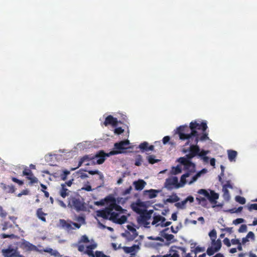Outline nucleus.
I'll use <instances>...</instances> for the list:
<instances>
[{
  "mask_svg": "<svg viewBox=\"0 0 257 257\" xmlns=\"http://www.w3.org/2000/svg\"><path fill=\"white\" fill-rule=\"evenodd\" d=\"M207 127L206 122L203 121L199 123L197 121H194L190 123L189 126L184 125L177 127L175 134L180 136L181 133L184 135L185 137L197 138L199 139V133L197 131L200 130L202 132H205Z\"/></svg>",
  "mask_w": 257,
  "mask_h": 257,
  "instance_id": "obj_1",
  "label": "nucleus"
},
{
  "mask_svg": "<svg viewBox=\"0 0 257 257\" xmlns=\"http://www.w3.org/2000/svg\"><path fill=\"white\" fill-rule=\"evenodd\" d=\"M145 206V203L138 199L136 202L131 204L133 210L136 213L140 214V216L138 218V221L139 223H142L145 226L150 224L148 221L152 216L153 210L148 211L146 209H143L141 207Z\"/></svg>",
  "mask_w": 257,
  "mask_h": 257,
  "instance_id": "obj_2",
  "label": "nucleus"
},
{
  "mask_svg": "<svg viewBox=\"0 0 257 257\" xmlns=\"http://www.w3.org/2000/svg\"><path fill=\"white\" fill-rule=\"evenodd\" d=\"M96 215L104 219H108L114 223L122 224L127 220V217L123 215L118 218L119 214L115 212H111L108 206L103 209L96 211Z\"/></svg>",
  "mask_w": 257,
  "mask_h": 257,
  "instance_id": "obj_3",
  "label": "nucleus"
},
{
  "mask_svg": "<svg viewBox=\"0 0 257 257\" xmlns=\"http://www.w3.org/2000/svg\"><path fill=\"white\" fill-rule=\"evenodd\" d=\"M105 155L106 153L103 151H100L94 156L92 155H85L80 159L76 168L80 167L85 162H87L85 164L86 166L96 164H102L105 160Z\"/></svg>",
  "mask_w": 257,
  "mask_h": 257,
  "instance_id": "obj_4",
  "label": "nucleus"
},
{
  "mask_svg": "<svg viewBox=\"0 0 257 257\" xmlns=\"http://www.w3.org/2000/svg\"><path fill=\"white\" fill-rule=\"evenodd\" d=\"M67 206L77 212L84 211L86 209L84 199L78 193L71 195L69 197Z\"/></svg>",
  "mask_w": 257,
  "mask_h": 257,
  "instance_id": "obj_5",
  "label": "nucleus"
},
{
  "mask_svg": "<svg viewBox=\"0 0 257 257\" xmlns=\"http://www.w3.org/2000/svg\"><path fill=\"white\" fill-rule=\"evenodd\" d=\"M179 139L181 141H186L184 145L186 146H190L188 149H183V152L185 153L189 152H190L194 157L198 156V153L200 151V147L197 144L199 142V139L197 138H192L190 137H185V136L183 134H180L179 136Z\"/></svg>",
  "mask_w": 257,
  "mask_h": 257,
  "instance_id": "obj_6",
  "label": "nucleus"
},
{
  "mask_svg": "<svg viewBox=\"0 0 257 257\" xmlns=\"http://www.w3.org/2000/svg\"><path fill=\"white\" fill-rule=\"evenodd\" d=\"M130 144V141L127 140L121 141L119 142L115 143L114 145V150L111 151L109 153L106 154L105 157L122 154L124 150L127 149V146Z\"/></svg>",
  "mask_w": 257,
  "mask_h": 257,
  "instance_id": "obj_7",
  "label": "nucleus"
},
{
  "mask_svg": "<svg viewBox=\"0 0 257 257\" xmlns=\"http://www.w3.org/2000/svg\"><path fill=\"white\" fill-rule=\"evenodd\" d=\"M104 201L109 203L108 207L111 212H114L113 210H114L120 213L123 212V209L120 205L117 204L116 199L114 197L111 196H108L105 198Z\"/></svg>",
  "mask_w": 257,
  "mask_h": 257,
  "instance_id": "obj_8",
  "label": "nucleus"
},
{
  "mask_svg": "<svg viewBox=\"0 0 257 257\" xmlns=\"http://www.w3.org/2000/svg\"><path fill=\"white\" fill-rule=\"evenodd\" d=\"M178 162L184 166V169L187 171V173L190 174L195 172V164L192 162H188L183 158H179Z\"/></svg>",
  "mask_w": 257,
  "mask_h": 257,
  "instance_id": "obj_9",
  "label": "nucleus"
},
{
  "mask_svg": "<svg viewBox=\"0 0 257 257\" xmlns=\"http://www.w3.org/2000/svg\"><path fill=\"white\" fill-rule=\"evenodd\" d=\"M165 186L168 188H170L172 186H175L176 188L180 187V185L178 183V179L177 177L167 178L165 183Z\"/></svg>",
  "mask_w": 257,
  "mask_h": 257,
  "instance_id": "obj_10",
  "label": "nucleus"
},
{
  "mask_svg": "<svg viewBox=\"0 0 257 257\" xmlns=\"http://www.w3.org/2000/svg\"><path fill=\"white\" fill-rule=\"evenodd\" d=\"M103 124L106 126L108 125H111L113 127H115L118 124V120L116 118L113 117L111 115H109L105 118Z\"/></svg>",
  "mask_w": 257,
  "mask_h": 257,
  "instance_id": "obj_11",
  "label": "nucleus"
},
{
  "mask_svg": "<svg viewBox=\"0 0 257 257\" xmlns=\"http://www.w3.org/2000/svg\"><path fill=\"white\" fill-rule=\"evenodd\" d=\"M3 254L5 257L18 256V252L15 249L8 248L2 250Z\"/></svg>",
  "mask_w": 257,
  "mask_h": 257,
  "instance_id": "obj_12",
  "label": "nucleus"
},
{
  "mask_svg": "<svg viewBox=\"0 0 257 257\" xmlns=\"http://www.w3.org/2000/svg\"><path fill=\"white\" fill-rule=\"evenodd\" d=\"M1 187L6 193H13L15 191V188L14 185H7L6 184L2 183Z\"/></svg>",
  "mask_w": 257,
  "mask_h": 257,
  "instance_id": "obj_13",
  "label": "nucleus"
},
{
  "mask_svg": "<svg viewBox=\"0 0 257 257\" xmlns=\"http://www.w3.org/2000/svg\"><path fill=\"white\" fill-rule=\"evenodd\" d=\"M149 146V144L147 142H144L141 143L139 146V148L141 150L142 152L148 151H153L154 149V146L153 145Z\"/></svg>",
  "mask_w": 257,
  "mask_h": 257,
  "instance_id": "obj_14",
  "label": "nucleus"
},
{
  "mask_svg": "<svg viewBox=\"0 0 257 257\" xmlns=\"http://www.w3.org/2000/svg\"><path fill=\"white\" fill-rule=\"evenodd\" d=\"M133 185H134L136 190L141 191L145 187L146 185V182L143 180H139L138 181H134L133 182Z\"/></svg>",
  "mask_w": 257,
  "mask_h": 257,
  "instance_id": "obj_15",
  "label": "nucleus"
},
{
  "mask_svg": "<svg viewBox=\"0 0 257 257\" xmlns=\"http://www.w3.org/2000/svg\"><path fill=\"white\" fill-rule=\"evenodd\" d=\"M70 192V191L65 187V184L61 185V188L59 189V194L63 198L68 196Z\"/></svg>",
  "mask_w": 257,
  "mask_h": 257,
  "instance_id": "obj_16",
  "label": "nucleus"
},
{
  "mask_svg": "<svg viewBox=\"0 0 257 257\" xmlns=\"http://www.w3.org/2000/svg\"><path fill=\"white\" fill-rule=\"evenodd\" d=\"M96 247V244H92L86 246V250L84 251V253L88 254L89 256L95 257V254L93 251V249Z\"/></svg>",
  "mask_w": 257,
  "mask_h": 257,
  "instance_id": "obj_17",
  "label": "nucleus"
},
{
  "mask_svg": "<svg viewBox=\"0 0 257 257\" xmlns=\"http://www.w3.org/2000/svg\"><path fill=\"white\" fill-rule=\"evenodd\" d=\"M122 249L125 253H131L132 255H135V253L132 252L136 251V249H139V246L138 245L135 244L131 247L123 246Z\"/></svg>",
  "mask_w": 257,
  "mask_h": 257,
  "instance_id": "obj_18",
  "label": "nucleus"
},
{
  "mask_svg": "<svg viewBox=\"0 0 257 257\" xmlns=\"http://www.w3.org/2000/svg\"><path fill=\"white\" fill-rule=\"evenodd\" d=\"M59 222L61 226L63 228H65L68 230H70L73 229L72 227L71 221H70V222H68L64 219H60Z\"/></svg>",
  "mask_w": 257,
  "mask_h": 257,
  "instance_id": "obj_19",
  "label": "nucleus"
},
{
  "mask_svg": "<svg viewBox=\"0 0 257 257\" xmlns=\"http://www.w3.org/2000/svg\"><path fill=\"white\" fill-rule=\"evenodd\" d=\"M219 198V195L213 190H210L208 199L211 203H216V200Z\"/></svg>",
  "mask_w": 257,
  "mask_h": 257,
  "instance_id": "obj_20",
  "label": "nucleus"
},
{
  "mask_svg": "<svg viewBox=\"0 0 257 257\" xmlns=\"http://www.w3.org/2000/svg\"><path fill=\"white\" fill-rule=\"evenodd\" d=\"M169 230V228H167L163 230L161 232V235L165 238L167 241H171L174 237V236L171 234H168L166 233L167 231Z\"/></svg>",
  "mask_w": 257,
  "mask_h": 257,
  "instance_id": "obj_21",
  "label": "nucleus"
},
{
  "mask_svg": "<svg viewBox=\"0 0 257 257\" xmlns=\"http://www.w3.org/2000/svg\"><path fill=\"white\" fill-rule=\"evenodd\" d=\"M227 155H228V160L230 162H235V159L237 157V153L236 151L232 150H229L227 151Z\"/></svg>",
  "mask_w": 257,
  "mask_h": 257,
  "instance_id": "obj_22",
  "label": "nucleus"
},
{
  "mask_svg": "<svg viewBox=\"0 0 257 257\" xmlns=\"http://www.w3.org/2000/svg\"><path fill=\"white\" fill-rule=\"evenodd\" d=\"M23 247L26 250L31 251L36 249V246L28 241H25L22 244Z\"/></svg>",
  "mask_w": 257,
  "mask_h": 257,
  "instance_id": "obj_23",
  "label": "nucleus"
},
{
  "mask_svg": "<svg viewBox=\"0 0 257 257\" xmlns=\"http://www.w3.org/2000/svg\"><path fill=\"white\" fill-rule=\"evenodd\" d=\"M37 216L42 221L46 222L45 216L46 213L43 212L42 208H38L36 212Z\"/></svg>",
  "mask_w": 257,
  "mask_h": 257,
  "instance_id": "obj_24",
  "label": "nucleus"
},
{
  "mask_svg": "<svg viewBox=\"0 0 257 257\" xmlns=\"http://www.w3.org/2000/svg\"><path fill=\"white\" fill-rule=\"evenodd\" d=\"M206 172V170L205 169H203L199 172H197L192 178L191 180L188 182L189 184H191L195 181H196L199 177H200L202 173H205Z\"/></svg>",
  "mask_w": 257,
  "mask_h": 257,
  "instance_id": "obj_25",
  "label": "nucleus"
},
{
  "mask_svg": "<svg viewBox=\"0 0 257 257\" xmlns=\"http://www.w3.org/2000/svg\"><path fill=\"white\" fill-rule=\"evenodd\" d=\"M196 243H191V251L192 252H194L196 254L197 253L203 251L204 250V247H200V246H197L194 249H193L194 248L195 246L196 245Z\"/></svg>",
  "mask_w": 257,
  "mask_h": 257,
  "instance_id": "obj_26",
  "label": "nucleus"
},
{
  "mask_svg": "<svg viewBox=\"0 0 257 257\" xmlns=\"http://www.w3.org/2000/svg\"><path fill=\"white\" fill-rule=\"evenodd\" d=\"M190 175V173H186L181 177L180 179V187L183 186L187 182L186 178L189 177Z\"/></svg>",
  "mask_w": 257,
  "mask_h": 257,
  "instance_id": "obj_27",
  "label": "nucleus"
},
{
  "mask_svg": "<svg viewBox=\"0 0 257 257\" xmlns=\"http://www.w3.org/2000/svg\"><path fill=\"white\" fill-rule=\"evenodd\" d=\"M222 192L223 193L222 196L224 199L226 201H228L230 199V196L228 189L222 188Z\"/></svg>",
  "mask_w": 257,
  "mask_h": 257,
  "instance_id": "obj_28",
  "label": "nucleus"
},
{
  "mask_svg": "<svg viewBox=\"0 0 257 257\" xmlns=\"http://www.w3.org/2000/svg\"><path fill=\"white\" fill-rule=\"evenodd\" d=\"M182 172V169L179 165H177L176 167H173L171 170V173L173 175L178 174Z\"/></svg>",
  "mask_w": 257,
  "mask_h": 257,
  "instance_id": "obj_29",
  "label": "nucleus"
},
{
  "mask_svg": "<svg viewBox=\"0 0 257 257\" xmlns=\"http://www.w3.org/2000/svg\"><path fill=\"white\" fill-rule=\"evenodd\" d=\"M212 242L214 248L217 251H218L221 247V240L220 239H217L216 240L215 239V241H212Z\"/></svg>",
  "mask_w": 257,
  "mask_h": 257,
  "instance_id": "obj_30",
  "label": "nucleus"
},
{
  "mask_svg": "<svg viewBox=\"0 0 257 257\" xmlns=\"http://www.w3.org/2000/svg\"><path fill=\"white\" fill-rule=\"evenodd\" d=\"M2 230L5 231L9 228H14V226L12 224L8 221H5L2 224Z\"/></svg>",
  "mask_w": 257,
  "mask_h": 257,
  "instance_id": "obj_31",
  "label": "nucleus"
},
{
  "mask_svg": "<svg viewBox=\"0 0 257 257\" xmlns=\"http://www.w3.org/2000/svg\"><path fill=\"white\" fill-rule=\"evenodd\" d=\"M146 192L149 193V196L150 198H154L157 196L159 191L157 190L150 189L149 190H146Z\"/></svg>",
  "mask_w": 257,
  "mask_h": 257,
  "instance_id": "obj_32",
  "label": "nucleus"
},
{
  "mask_svg": "<svg viewBox=\"0 0 257 257\" xmlns=\"http://www.w3.org/2000/svg\"><path fill=\"white\" fill-rule=\"evenodd\" d=\"M34 175L32 171L29 169L27 167H25L23 171V175L27 177L32 176Z\"/></svg>",
  "mask_w": 257,
  "mask_h": 257,
  "instance_id": "obj_33",
  "label": "nucleus"
},
{
  "mask_svg": "<svg viewBox=\"0 0 257 257\" xmlns=\"http://www.w3.org/2000/svg\"><path fill=\"white\" fill-rule=\"evenodd\" d=\"M180 200L179 197H178L176 195L174 196H170L169 198L167 199V202L169 203H175L178 202Z\"/></svg>",
  "mask_w": 257,
  "mask_h": 257,
  "instance_id": "obj_34",
  "label": "nucleus"
},
{
  "mask_svg": "<svg viewBox=\"0 0 257 257\" xmlns=\"http://www.w3.org/2000/svg\"><path fill=\"white\" fill-rule=\"evenodd\" d=\"M44 251H45L46 252L49 253L51 255H53L54 256H57L59 254V252H58V251L54 250L52 248H49V247H47L45 249H44Z\"/></svg>",
  "mask_w": 257,
  "mask_h": 257,
  "instance_id": "obj_35",
  "label": "nucleus"
},
{
  "mask_svg": "<svg viewBox=\"0 0 257 257\" xmlns=\"http://www.w3.org/2000/svg\"><path fill=\"white\" fill-rule=\"evenodd\" d=\"M209 138L208 137V134L206 132V131L202 132L201 135L199 134V141H203L207 140Z\"/></svg>",
  "mask_w": 257,
  "mask_h": 257,
  "instance_id": "obj_36",
  "label": "nucleus"
},
{
  "mask_svg": "<svg viewBox=\"0 0 257 257\" xmlns=\"http://www.w3.org/2000/svg\"><path fill=\"white\" fill-rule=\"evenodd\" d=\"M13 232V231H11ZM1 238H15L17 236L15 235L14 233H11L10 234H6V233H2L1 235Z\"/></svg>",
  "mask_w": 257,
  "mask_h": 257,
  "instance_id": "obj_37",
  "label": "nucleus"
},
{
  "mask_svg": "<svg viewBox=\"0 0 257 257\" xmlns=\"http://www.w3.org/2000/svg\"><path fill=\"white\" fill-rule=\"evenodd\" d=\"M70 171L68 170H64L62 172V173L60 174V177L62 180H65L67 179V177L68 175L70 174Z\"/></svg>",
  "mask_w": 257,
  "mask_h": 257,
  "instance_id": "obj_38",
  "label": "nucleus"
},
{
  "mask_svg": "<svg viewBox=\"0 0 257 257\" xmlns=\"http://www.w3.org/2000/svg\"><path fill=\"white\" fill-rule=\"evenodd\" d=\"M235 200L241 204H244L245 203V199L243 197L240 196H236L235 197Z\"/></svg>",
  "mask_w": 257,
  "mask_h": 257,
  "instance_id": "obj_39",
  "label": "nucleus"
},
{
  "mask_svg": "<svg viewBox=\"0 0 257 257\" xmlns=\"http://www.w3.org/2000/svg\"><path fill=\"white\" fill-rule=\"evenodd\" d=\"M186 201L185 200L182 201L180 202H177L175 204V206L178 208L183 209L185 208V206L186 204Z\"/></svg>",
  "mask_w": 257,
  "mask_h": 257,
  "instance_id": "obj_40",
  "label": "nucleus"
},
{
  "mask_svg": "<svg viewBox=\"0 0 257 257\" xmlns=\"http://www.w3.org/2000/svg\"><path fill=\"white\" fill-rule=\"evenodd\" d=\"M148 162L150 164H154L159 161V160L155 159V156L153 155L149 156L148 158Z\"/></svg>",
  "mask_w": 257,
  "mask_h": 257,
  "instance_id": "obj_41",
  "label": "nucleus"
},
{
  "mask_svg": "<svg viewBox=\"0 0 257 257\" xmlns=\"http://www.w3.org/2000/svg\"><path fill=\"white\" fill-rule=\"evenodd\" d=\"M209 235L212 241H215L217 237L216 230L215 229L212 230L209 233Z\"/></svg>",
  "mask_w": 257,
  "mask_h": 257,
  "instance_id": "obj_42",
  "label": "nucleus"
},
{
  "mask_svg": "<svg viewBox=\"0 0 257 257\" xmlns=\"http://www.w3.org/2000/svg\"><path fill=\"white\" fill-rule=\"evenodd\" d=\"M198 193L200 195H203L204 197H206L207 199H208V197H209V193H208V192L207 190H206L205 189H203L199 190L198 191Z\"/></svg>",
  "mask_w": 257,
  "mask_h": 257,
  "instance_id": "obj_43",
  "label": "nucleus"
},
{
  "mask_svg": "<svg viewBox=\"0 0 257 257\" xmlns=\"http://www.w3.org/2000/svg\"><path fill=\"white\" fill-rule=\"evenodd\" d=\"M27 178L30 181V184H33L37 183L38 182V179L33 175L32 176L27 177Z\"/></svg>",
  "mask_w": 257,
  "mask_h": 257,
  "instance_id": "obj_44",
  "label": "nucleus"
},
{
  "mask_svg": "<svg viewBox=\"0 0 257 257\" xmlns=\"http://www.w3.org/2000/svg\"><path fill=\"white\" fill-rule=\"evenodd\" d=\"M215 252H217V251L215 250L214 247H208L206 251L207 254L209 256L213 255Z\"/></svg>",
  "mask_w": 257,
  "mask_h": 257,
  "instance_id": "obj_45",
  "label": "nucleus"
},
{
  "mask_svg": "<svg viewBox=\"0 0 257 257\" xmlns=\"http://www.w3.org/2000/svg\"><path fill=\"white\" fill-rule=\"evenodd\" d=\"M142 158L141 155H138L136 159L135 164L137 166H140L142 164Z\"/></svg>",
  "mask_w": 257,
  "mask_h": 257,
  "instance_id": "obj_46",
  "label": "nucleus"
},
{
  "mask_svg": "<svg viewBox=\"0 0 257 257\" xmlns=\"http://www.w3.org/2000/svg\"><path fill=\"white\" fill-rule=\"evenodd\" d=\"M161 218H162V216L160 215L155 216L154 217V219L152 222V224L155 225L157 224L159 222L161 221Z\"/></svg>",
  "mask_w": 257,
  "mask_h": 257,
  "instance_id": "obj_47",
  "label": "nucleus"
},
{
  "mask_svg": "<svg viewBox=\"0 0 257 257\" xmlns=\"http://www.w3.org/2000/svg\"><path fill=\"white\" fill-rule=\"evenodd\" d=\"M195 157L190 152L188 154L186 155L185 157H183L184 159L188 162H191V160Z\"/></svg>",
  "mask_w": 257,
  "mask_h": 257,
  "instance_id": "obj_48",
  "label": "nucleus"
},
{
  "mask_svg": "<svg viewBox=\"0 0 257 257\" xmlns=\"http://www.w3.org/2000/svg\"><path fill=\"white\" fill-rule=\"evenodd\" d=\"M208 151H205L204 150H200L199 153H198V156H199L200 158H202L205 156L208 153Z\"/></svg>",
  "mask_w": 257,
  "mask_h": 257,
  "instance_id": "obj_49",
  "label": "nucleus"
},
{
  "mask_svg": "<svg viewBox=\"0 0 257 257\" xmlns=\"http://www.w3.org/2000/svg\"><path fill=\"white\" fill-rule=\"evenodd\" d=\"M239 232H245L247 231V226L245 224H242L238 229Z\"/></svg>",
  "mask_w": 257,
  "mask_h": 257,
  "instance_id": "obj_50",
  "label": "nucleus"
},
{
  "mask_svg": "<svg viewBox=\"0 0 257 257\" xmlns=\"http://www.w3.org/2000/svg\"><path fill=\"white\" fill-rule=\"evenodd\" d=\"M89 242V240L88 237L86 235H82L81 237L79 242L88 243Z\"/></svg>",
  "mask_w": 257,
  "mask_h": 257,
  "instance_id": "obj_51",
  "label": "nucleus"
},
{
  "mask_svg": "<svg viewBox=\"0 0 257 257\" xmlns=\"http://www.w3.org/2000/svg\"><path fill=\"white\" fill-rule=\"evenodd\" d=\"M132 190V187L130 186L128 188H126L125 190H124L121 193L122 195L125 196L127 194H129L131 193V192Z\"/></svg>",
  "mask_w": 257,
  "mask_h": 257,
  "instance_id": "obj_52",
  "label": "nucleus"
},
{
  "mask_svg": "<svg viewBox=\"0 0 257 257\" xmlns=\"http://www.w3.org/2000/svg\"><path fill=\"white\" fill-rule=\"evenodd\" d=\"M11 179L13 182L18 184L20 186H22L24 184V182L23 181L20 180L15 177H12Z\"/></svg>",
  "mask_w": 257,
  "mask_h": 257,
  "instance_id": "obj_53",
  "label": "nucleus"
},
{
  "mask_svg": "<svg viewBox=\"0 0 257 257\" xmlns=\"http://www.w3.org/2000/svg\"><path fill=\"white\" fill-rule=\"evenodd\" d=\"M244 222V220L242 218H237L233 221V224L235 225H237L238 224L243 223Z\"/></svg>",
  "mask_w": 257,
  "mask_h": 257,
  "instance_id": "obj_54",
  "label": "nucleus"
},
{
  "mask_svg": "<svg viewBox=\"0 0 257 257\" xmlns=\"http://www.w3.org/2000/svg\"><path fill=\"white\" fill-rule=\"evenodd\" d=\"M88 173L90 175H95L98 174L100 176H102V174L98 170H89L87 171Z\"/></svg>",
  "mask_w": 257,
  "mask_h": 257,
  "instance_id": "obj_55",
  "label": "nucleus"
},
{
  "mask_svg": "<svg viewBox=\"0 0 257 257\" xmlns=\"http://www.w3.org/2000/svg\"><path fill=\"white\" fill-rule=\"evenodd\" d=\"M222 188H225L226 189L229 188L230 189H232L233 187H232V185L231 184V181L230 180L227 181L226 183L225 184L223 185Z\"/></svg>",
  "mask_w": 257,
  "mask_h": 257,
  "instance_id": "obj_56",
  "label": "nucleus"
},
{
  "mask_svg": "<svg viewBox=\"0 0 257 257\" xmlns=\"http://www.w3.org/2000/svg\"><path fill=\"white\" fill-rule=\"evenodd\" d=\"M7 215V213L3 209L2 206H0V216L5 218Z\"/></svg>",
  "mask_w": 257,
  "mask_h": 257,
  "instance_id": "obj_57",
  "label": "nucleus"
},
{
  "mask_svg": "<svg viewBox=\"0 0 257 257\" xmlns=\"http://www.w3.org/2000/svg\"><path fill=\"white\" fill-rule=\"evenodd\" d=\"M124 132V130L122 129L121 127H118L114 130V133L117 135H120L123 133Z\"/></svg>",
  "mask_w": 257,
  "mask_h": 257,
  "instance_id": "obj_58",
  "label": "nucleus"
},
{
  "mask_svg": "<svg viewBox=\"0 0 257 257\" xmlns=\"http://www.w3.org/2000/svg\"><path fill=\"white\" fill-rule=\"evenodd\" d=\"M81 190H85L86 191H92L91 186L90 185L86 184L81 188Z\"/></svg>",
  "mask_w": 257,
  "mask_h": 257,
  "instance_id": "obj_59",
  "label": "nucleus"
},
{
  "mask_svg": "<svg viewBox=\"0 0 257 257\" xmlns=\"http://www.w3.org/2000/svg\"><path fill=\"white\" fill-rule=\"evenodd\" d=\"M223 241L224 244H225L227 246L229 247L231 246L230 241L229 238L226 237L223 239Z\"/></svg>",
  "mask_w": 257,
  "mask_h": 257,
  "instance_id": "obj_60",
  "label": "nucleus"
},
{
  "mask_svg": "<svg viewBox=\"0 0 257 257\" xmlns=\"http://www.w3.org/2000/svg\"><path fill=\"white\" fill-rule=\"evenodd\" d=\"M248 210L251 211L252 210H257V204H251L248 207Z\"/></svg>",
  "mask_w": 257,
  "mask_h": 257,
  "instance_id": "obj_61",
  "label": "nucleus"
},
{
  "mask_svg": "<svg viewBox=\"0 0 257 257\" xmlns=\"http://www.w3.org/2000/svg\"><path fill=\"white\" fill-rule=\"evenodd\" d=\"M247 237V238H250L251 239H254V234L253 233V232L252 231H249L246 235V236Z\"/></svg>",
  "mask_w": 257,
  "mask_h": 257,
  "instance_id": "obj_62",
  "label": "nucleus"
},
{
  "mask_svg": "<svg viewBox=\"0 0 257 257\" xmlns=\"http://www.w3.org/2000/svg\"><path fill=\"white\" fill-rule=\"evenodd\" d=\"M196 200L198 201L199 203L201 202H205L206 201V199L204 197H198L196 198Z\"/></svg>",
  "mask_w": 257,
  "mask_h": 257,
  "instance_id": "obj_63",
  "label": "nucleus"
},
{
  "mask_svg": "<svg viewBox=\"0 0 257 257\" xmlns=\"http://www.w3.org/2000/svg\"><path fill=\"white\" fill-rule=\"evenodd\" d=\"M77 220L79 222H81L82 223H85V218L83 216H79L77 217Z\"/></svg>",
  "mask_w": 257,
  "mask_h": 257,
  "instance_id": "obj_64",
  "label": "nucleus"
}]
</instances>
